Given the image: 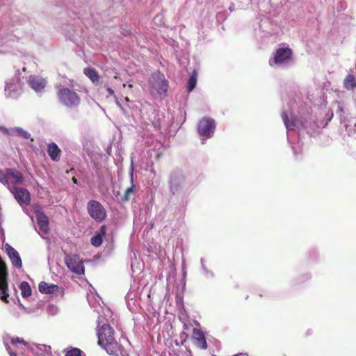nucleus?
Listing matches in <instances>:
<instances>
[{
  "instance_id": "1",
  "label": "nucleus",
  "mask_w": 356,
  "mask_h": 356,
  "mask_svg": "<svg viewBox=\"0 0 356 356\" xmlns=\"http://www.w3.org/2000/svg\"><path fill=\"white\" fill-rule=\"evenodd\" d=\"M293 115L294 114L291 111H289V113H288L287 111H283L282 113V120L287 130L288 143L290 144L294 155L297 156L298 152L292 143L291 131L295 128L299 129V127H301L307 134L312 135L317 132L319 128L325 127L328 122L332 118L333 115L332 113H331L330 115H327V119L325 123H324L323 121L315 120L310 114H307L306 118L300 115V119H295Z\"/></svg>"
},
{
  "instance_id": "2",
  "label": "nucleus",
  "mask_w": 356,
  "mask_h": 356,
  "mask_svg": "<svg viewBox=\"0 0 356 356\" xmlns=\"http://www.w3.org/2000/svg\"><path fill=\"white\" fill-rule=\"evenodd\" d=\"M4 346L10 356H50L51 347L43 344L29 345L22 338L6 335Z\"/></svg>"
},
{
  "instance_id": "3",
  "label": "nucleus",
  "mask_w": 356,
  "mask_h": 356,
  "mask_svg": "<svg viewBox=\"0 0 356 356\" xmlns=\"http://www.w3.org/2000/svg\"><path fill=\"white\" fill-rule=\"evenodd\" d=\"M293 63V51L289 47H280L269 59V65L274 68H285Z\"/></svg>"
},
{
  "instance_id": "4",
  "label": "nucleus",
  "mask_w": 356,
  "mask_h": 356,
  "mask_svg": "<svg viewBox=\"0 0 356 356\" xmlns=\"http://www.w3.org/2000/svg\"><path fill=\"white\" fill-rule=\"evenodd\" d=\"M169 190L172 195H181L185 197L189 193L185 176L180 171H173L170 176Z\"/></svg>"
},
{
  "instance_id": "5",
  "label": "nucleus",
  "mask_w": 356,
  "mask_h": 356,
  "mask_svg": "<svg viewBox=\"0 0 356 356\" xmlns=\"http://www.w3.org/2000/svg\"><path fill=\"white\" fill-rule=\"evenodd\" d=\"M254 31L257 38L265 42L266 38L278 32L279 26L268 16L265 15L259 19V27L255 28Z\"/></svg>"
},
{
  "instance_id": "6",
  "label": "nucleus",
  "mask_w": 356,
  "mask_h": 356,
  "mask_svg": "<svg viewBox=\"0 0 356 356\" xmlns=\"http://www.w3.org/2000/svg\"><path fill=\"white\" fill-rule=\"evenodd\" d=\"M337 115L340 118L341 124L343 125L347 134L350 136L356 133V119L348 113L345 105L341 102L337 103Z\"/></svg>"
},
{
  "instance_id": "7",
  "label": "nucleus",
  "mask_w": 356,
  "mask_h": 356,
  "mask_svg": "<svg viewBox=\"0 0 356 356\" xmlns=\"http://www.w3.org/2000/svg\"><path fill=\"white\" fill-rule=\"evenodd\" d=\"M108 341L106 338H102V346L106 353L113 356H129L127 352L123 343H128L126 339H120L117 341L115 338L113 340L109 339Z\"/></svg>"
},
{
  "instance_id": "8",
  "label": "nucleus",
  "mask_w": 356,
  "mask_h": 356,
  "mask_svg": "<svg viewBox=\"0 0 356 356\" xmlns=\"http://www.w3.org/2000/svg\"><path fill=\"white\" fill-rule=\"evenodd\" d=\"M24 181L22 174L15 168H8L5 171H0V182L7 186L8 190L18 187Z\"/></svg>"
},
{
  "instance_id": "9",
  "label": "nucleus",
  "mask_w": 356,
  "mask_h": 356,
  "mask_svg": "<svg viewBox=\"0 0 356 356\" xmlns=\"http://www.w3.org/2000/svg\"><path fill=\"white\" fill-rule=\"evenodd\" d=\"M59 102L66 107H76L80 104L81 99L77 93L68 88L63 87L58 90Z\"/></svg>"
},
{
  "instance_id": "10",
  "label": "nucleus",
  "mask_w": 356,
  "mask_h": 356,
  "mask_svg": "<svg viewBox=\"0 0 356 356\" xmlns=\"http://www.w3.org/2000/svg\"><path fill=\"white\" fill-rule=\"evenodd\" d=\"M216 124L215 120L211 118H203L200 120L197 124V132L199 135L203 137L202 143H204V140L211 138L215 132Z\"/></svg>"
},
{
  "instance_id": "11",
  "label": "nucleus",
  "mask_w": 356,
  "mask_h": 356,
  "mask_svg": "<svg viewBox=\"0 0 356 356\" xmlns=\"http://www.w3.org/2000/svg\"><path fill=\"white\" fill-rule=\"evenodd\" d=\"M87 210L90 216L96 222H102L106 218V211L98 201L91 200L87 204Z\"/></svg>"
},
{
  "instance_id": "12",
  "label": "nucleus",
  "mask_w": 356,
  "mask_h": 356,
  "mask_svg": "<svg viewBox=\"0 0 356 356\" xmlns=\"http://www.w3.org/2000/svg\"><path fill=\"white\" fill-rule=\"evenodd\" d=\"M152 88L160 95H165L168 89V81L163 74L157 71L152 74L150 80Z\"/></svg>"
},
{
  "instance_id": "13",
  "label": "nucleus",
  "mask_w": 356,
  "mask_h": 356,
  "mask_svg": "<svg viewBox=\"0 0 356 356\" xmlns=\"http://www.w3.org/2000/svg\"><path fill=\"white\" fill-rule=\"evenodd\" d=\"M22 92V83L18 76L15 75L12 79L6 81L5 95L7 97L15 99Z\"/></svg>"
},
{
  "instance_id": "14",
  "label": "nucleus",
  "mask_w": 356,
  "mask_h": 356,
  "mask_svg": "<svg viewBox=\"0 0 356 356\" xmlns=\"http://www.w3.org/2000/svg\"><path fill=\"white\" fill-rule=\"evenodd\" d=\"M65 263L72 272L78 275L84 273V266L77 254H67L65 257Z\"/></svg>"
},
{
  "instance_id": "15",
  "label": "nucleus",
  "mask_w": 356,
  "mask_h": 356,
  "mask_svg": "<svg viewBox=\"0 0 356 356\" xmlns=\"http://www.w3.org/2000/svg\"><path fill=\"white\" fill-rule=\"evenodd\" d=\"M10 192L13 195L15 199L21 207L28 206L30 204L31 194L26 188L21 187L12 188Z\"/></svg>"
},
{
  "instance_id": "16",
  "label": "nucleus",
  "mask_w": 356,
  "mask_h": 356,
  "mask_svg": "<svg viewBox=\"0 0 356 356\" xmlns=\"http://www.w3.org/2000/svg\"><path fill=\"white\" fill-rule=\"evenodd\" d=\"M15 40V36L8 33L7 27H1L0 29V47L3 45H6V47L0 49V54L9 53L10 51L7 48L11 47L10 43L14 42Z\"/></svg>"
},
{
  "instance_id": "17",
  "label": "nucleus",
  "mask_w": 356,
  "mask_h": 356,
  "mask_svg": "<svg viewBox=\"0 0 356 356\" xmlns=\"http://www.w3.org/2000/svg\"><path fill=\"white\" fill-rule=\"evenodd\" d=\"M5 249L13 267L21 269L22 261L19 252L9 244H6Z\"/></svg>"
},
{
  "instance_id": "18",
  "label": "nucleus",
  "mask_w": 356,
  "mask_h": 356,
  "mask_svg": "<svg viewBox=\"0 0 356 356\" xmlns=\"http://www.w3.org/2000/svg\"><path fill=\"white\" fill-rule=\"evenodd\" d=\"M35 213L40 232L47 234L49 230L47 216L40 209H36Z\"/></svg>"
},
{
  "instance_id": "19",
  "label": "nucleus",
  "mask_w": 356,
  "mask_h": 356,
  "mask_svg": "<svg viewBox=\"0 0 356 356\" xmlns=\"http://www.w3.org/2000/svg\"><path fill=\"white\" fill-rule=\"evenodd\" d=\"M28 83L36 92H40L47 85V81L44 78L35 75L29 76Z\"/></svg>"
},
{
  "instance_id": "20",
  "label": "nucleus",
  "mask_w": 356,
  "mask_h": 356,
  "mask_svg": "<svg viewBox=\"0 0 356 356\" xmlns=\"http://www.w3.org/2000/svg\"><path fill=\"white\" fill-rule=\"evenodd\" d=\"M98 343L102 346V338H106V340H113L115 337L114 331L112 327L108 324H104L97 330Z\"/></svg>"
},
{
  "instance_id": "21",
  "label": "nucleus",
  "mask_w": 356,
  "mask_h": 356,
  "mask_svg": "<svg viewBox=\"0 0 356 356\" xmlns=\"http://www.w3.org/2000/svg\"><path fill=\"white\" fill-rule=\"evenodd\" d=\"M193 339L195 341V346L202 349L206 350L208 348L206 337L202 330L197 328L193 330Z\"/></svg>"
},
{
  "instance_id": "22",
  "label": "nucleus",
  "mask_w": 356,
  "mask_h": 356,
  "mask_svg": "<svg viewBox=\"0 0 356 356\" xmlns=\"http://www.w3.org/2000/svg\"><path fill=\"white\" fill-rule=\"evenodd\" d=\"M138 292L134 289H130L126 296V301L128 309L133 312L136 308Z\"/></svg>"
},
{
  "instance_id": "23",
  "label": "nucleus",
  "mask_w": 356,
  "mask_h": 356,
  "mask_svg": "<svg viewBox=\"0 0 356 356\" xmlns=\"http://www.w3.org/2000/svg\"><path fill=\"white\" fill-rule=\"evenodd\" d=\"M60 149L54 142H51L48 144L47 153L52 161H58L60 159Z\"/></svg>"
},
{
  "instance_id": "24",
  "label": "nucleus",
  "mask_w": 356,
  "mask_h": 356,
  "mask_svg": "<svg viewBox=\"0 0 356 356\" xmlns=\"http://www.w3.org/2000/svg\"><path fill=\"white\" fill-rule=\"evenodd\" d=\"M106 234V226L102 225L99 231L94 235L91 239V244L95 247H99L102 245L103 241V236Z\"/></svg>"
},
{
  "instance_id": "25",
  "label": "nucleus",
  "mask_w": 356,
  "mask_h": 356,
  "mask_svg": "<svg viewBox=\"0 0 356 356\" xmlns=\"http://www.w3.org/2000/svg\"><path fill=\"white\" fill-rule=\"evenodd\" d=\"M59 289L58 286L54 284H49L45 282H41L39 284V291L44 294H51Z\"/></svg>"
},
{
  "instance_id": "26",
  "label": "nucleus",
  "mask_w": 356,
  "mask_h": 356,
  "mask_svg": "<svg viewBox=\"0 0 356 356\" xmlns=\"http://www.w3.org/2000/svg\"><path fill=\"white\" fill-rule=\"evenodd\" d=\"M343 87L348 90H353L356 88V79L355 76L349 73L343 80Z\"/></svg>"
},
{
  "instance_id": "27",
  "label": "nucleus",
  "mask_w": 356,
  "mask_h": 356,
  "mask_svg": "<svg viewBox=\"0 0 356 356\" xmlns=\"http://www.w3.org/2000/svg\"><path fill=\"white\" fill-rule=\"evenodd\" d=\"M18 136L24 139H30L31 134L21 127H12V136Z\"/></svg>"
},
{
  "instance_id": "28",
  "label": "nucleus",
  "mask_w": 356,
  "mask_h": 356,
  "mask_svg": "<svg viewBox=\"0 0 356 356\" xmlns=\"http://www.w3.org/2000/svg\"><path fill=\"white\" fill-rule=\"evenodd\" d=\"M84 74L87 76L93 83H96L99 81V74L96 70L91 67L84 69Z\"/></svg>"
},
{
  "instance_id": "29",
  "label": "nucleus",
  "mask_w": 356,
  "mask_h": 356,
  "mask_svg": "<svg viewBox=\"0 0 356 356\" xmlns=\"http://www.w3.org/2000/svg\"><path fill=\"white\" fill-rule=\"evenodd\" d=\"M19 289L21 290L22 297L28 298L31 295V289L28 282L25 281L22 282L20 284Z\"/></svg>"
},
{
  "instance_id": "30",
  "label": "nucleus",
  "mask_w": 356,
  "mask_h": 356,
  "mask_svg": "<svg viewBox=\"0 0 356 356\" xmlns=\"http://www.w3.org/2000/svg\"><path fill=\"white\" fill-rule=\"evenodd\" d=\"M197 74L195 71H193L192 74H191L188 80V92H191L196 86L197 83Z\"/></svg>"
},
{
  "instance_id": "31",
  "label": "nucleus",
  "mask_w": 356,
  "mask_h": 356,
  "mask_svg": "<svg viewBox=\"0 0 356 356\" xmlns=\"http://www.w3.org/2000/svg\"><path fill=\"white\" fill-rule=\"evenodd\" d=\"M200 263H201L202 269L204 271L205 277H207V278H213L214 277V274L211 270H209L207 268V266L204 264V258L200 259Z\"/></svg>"
},
{
  "instance_id": "32",
  "label": "nucleus",
  "mask_w": 356,
  "mask_h": 356,
  "mask_svg": "<svg viewBox=\"0 0 356 356\" xmlns=\"http://www.w3.org/2000/svg\"><path fill=\"white\" fill-rule=\"evenodd\" d=\"M82 352L77 348H73L65 353V356H81Z\"/></svg>"
},
{
  "instance_id": "33",
  "label": "nucleus",
  "mask_w": 356,
  "mask_h": 356,
  "mask_svg": "<svg viewBox=\"0 0 356 356\" xmlns=\"http://www.w3.org/2000/svg\"><path fill=\"white\" fill-rule=\"evenodd\" d=\"M0 132L3 133L6 136H12V127L6 128L4 126H0Z\"/></svg>"
},
{
  "instance_id": "34",
  "label": "nucleus",
  "mask_w": 356,
  "mask_h": 356,
  "mask_svg": "<svg viewBox=\"0 0 356 356\" xmlns=\"http://www.w3.org/2000/svg\"><path fill=\"white\" fill-rule=\"evenodd\" d=\"M134 193V186L129 187L127 188L124 197V200L127 201L130 199V195Z\"/></svg>"
},
{
  "instance_id": "35",
  "label": "nucleus",
  "mask_w": 356,
  "mask_h": 356,
  "mask_svg": "<svg viewBox=\"0 0 356 356\" xmlns=\"http://www.w3.org/2000/svg\"><path fill=\"white\" fill-rule=\"evenodd\" d=\"M57 311H58V309L54 305H50L48 306L47 312L49 314L53 315V314H56L57 312Z\"/></svg>"
},
{
  "instance_id": "36",
  "label": "nucleus",
  "mask_w": 356,
  "mask_h": 356,
  "mask_svg": "<svg viewBox=\"0 0 356 356\" xmlns=\"http://www.w3.org/2000/svg\"><path fill=\"white\" fill-rule=\"evenodd\" d=\"M115 103H116L117 106L122 111V112L124 115L128 114L127 111L124 107H122V104L120 103V102L118 100H116Z\"/></svg>"
},
{
  "instance_id": "37",
  "label": "nucleus",
  "mask_w": 356,
  "mask_h": 356,
  "mask_svg": "<svg viewBox=\"0 0 356 356\" xmlns=\"http://www.w3.org/2000/svg\"><path fill=\"white\" fill-rule=\"evenodd\" d=\"M106 90L110 96L114 95V94H115L114 90L111 88H109V87L107 88Z\"/></svg>"
},
{
  "instance_id": "38",
  "label": "nucleus",
  "mask_w": 356,
  "mask_h": 356,
  "mask_svg": "<svg viewBox=\"0 0 356 356\" xmlns=\"http://www.w3.org/2000/svg\"><path fill=\"white\" fill-rule=\"evenodd\" d=\"M182 270H183V274L185 276L186 274V264H185L184 261H183V263H182Z\"/></svg>"
},
{
  "instance_id": "39",
  "label": "nucleus",
  "mask_w": 356,
  "mask_h": 356,
  "mask_svg": "<svg viewBox=\"0 0 356 356\" xmlns=\"http://www.w3.org/2000/svg\"><path fill=\"white\" fill-rule=\"evenodd\" d=\"M162 17L160 16V15H156L155 17H154V21L156 22V20H160L161 19Z\"/></svg>"
},
{
  "instance_id": "40",
  "label": "nucleus",
  "mask_w": 356,
  "mask_h": 356,
  "mask_svg": "<svg viewBox=\"0 0 356 356\" xmlns=\"http://www.w3.org/2000/svg\"><path fill=\"white\" fill-rule=\"evenodd\" d=\"M72 181L74 184H78V180L75 177L72 178Z\"/></svg>"
},
{
  "instance_id": "41",
  "label": "nucleus",
  "mask_w": 356,
  "mask_h": 356,
  "mask_svg": "<svg viewBox=\"0 0 356 356\" xmlns=\"http://www.w3.org/2000/svg\"><path fill=\"white\" fill-rule=\"evenodd\" d=\"M124 102H125L126 103H129V102H130V100H129V97H124Z\"/></svg>"
},
{
  "instance_id": "42",
  "label": "nucleus",
  "mask_w": 356,
  "mask_h": 356,
  "mask_svg": "<svg viewBox=\"0 0 356 356\" xmlns=\"http://www.w3.org/2000/svg\"><path fill=\"white\" fill-rule=\"evenodd\" d=\"M152 124H153V126H154V127H156L157 126V122H152Z\"/></svg>"
},
{
  "instance_id": "43",
  "label": "nucleus",
  "mask_w": 356,
  "mask_h": 356,
  "mask_svg": "<svg viewBox=\"0 0 356 356\" xmlns=\"http://www.w3.org/2000/svg\"><path fill=\"white\" fill-rule=\"evenodd\" d=\"M26 309V311L28 313L31 312V309Z\"/></svg>"
},
{
  "instance_id": "44",
  "label": "nucleus",
  "mask_w": 356,
  "mask_h": 356,
  "mask_svg": "<svg viewBox=\"0 0 356 356\" xmlns=\"http://www.w3.org/2000/svg\"><path fill=\"white\" fill-rule=\"evenodd\" d=\"M129 88H131V87H132V85H131V84H129Z\"/></svg>"
},
{
  "instance_id": "45",
  "label": "nucleus",
  "mask_w": 356,
  "mask_h": 356,
  "mask_svg": "<svg viewBox=\"0 0 356 356\" xmlns=\"http://www.w3.org/2000/svg\"><path fill=\"white\" fill-rule=\"evenodd\" d=\"M234 356H240L238 354L234 355Z\"/></svg>"
},
{
  "instance_id": "46",
  "label": "nucleus",
  "mask_w": 356,
  "mask_h": 356,
  "mask_svg": "<svg viewBox=\"0 0 356 356\" xmlns=\"http://www.w3.org/2000/svg\"><path fill=\"white\" fill-rule=\"evenodd\" d=\"M248 2L250 3V2H251L252 0H248Z\"/></svg>"
}]
</instances>
